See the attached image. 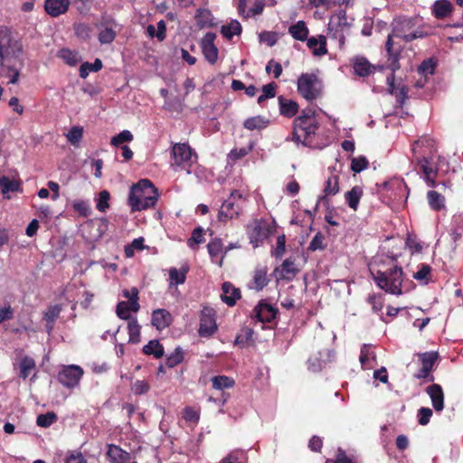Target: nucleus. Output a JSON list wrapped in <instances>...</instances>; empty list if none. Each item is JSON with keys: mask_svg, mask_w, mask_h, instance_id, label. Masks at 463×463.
Here are the masks:
<instances>
[{"mask_svg": "<svg viewBox=\"0 0 463 463\" xmlns=\"http://www.w3.org/2000/svg\"><path fill=\"white\" fill-rule=\"evenodd\" d=\"M427 200L430 207L434 211H439L445 207V197L438 191H429Z\"/></svg>", "mask_w": 463, "mask_h": 463, "instance_id": "nucleus-32", "label": "nucleus"}, {"mask_svg": "<svg viewBox=\"0 0 463 463\" xmlns=\"http://www.w3.org/2000/svg\"><path fill=\"white\" fill-rule=\"evenodd\" d=\"M61 312V305H52L48 307L46 312L43 315V319L46 322H55Z\"/></svg>", "mask_w": 463, "mask_h": 463, "instance_id": "nucleus-54", "label": "nucleus"}, {"mask_svg": "<svg viewBox=\"0 0 463 463\" xmlns=\"http://www.w3.org/2000/svg\"><path fill=\"white\" fill-rule=\"evenodd\" d=\"M195 19L200 28L213 27L214 25L212 13L207 9H198L196 11Z\"/></svg>", "mask_w": 463, "mask_h": 463, "instance_id": "nucleus-37", "label": "nucleus"}, {"mask_svg": "<svg viewBox=\"0 0 463 463\" xmlns=\"http://www.w3.org/2000/svg\"><path fill=\"white\" fill-rule=\"evenodd\" d=\"M453 6L449 0H437L432 5V13L437 18H444L449 15Z\"/></svg>", "mask_w": 463, "mask_h": 463, "instance_id": "nucleus-29", "label": "nucleus"}, {"mask_svg": "<svg viewBox=\"0 0 463 463\" xmlns=\"http://www.w3.org/2000/svg\"><path fill=\"white\" fill-rule=\"evenodd\" d=\"M421 313H423V310L419 307H412L411 308V312L407 313V317H415L412 326L417 327L420 331H421L430 322L429 317H419Z\"/></svg>", "mask_w": 463, "mask_h": 463, "instance_id": "nucleus-41", "label": "nucleus"}, {"mask_svg": "<svg viewBox=\"0 0 463 463\" xmlns=\"http://www.w3.org/2000/svg\"><path fill=\"white\" fill-rule=\"evenodd\" d=\"M236 198L241 199V194L238 190H233L231 193L229 199L222 203L218 213V219L220 222H226L228 220L239 215L240 206L235 203Z\"/></svg>", "mask_w": 463, "mask_h": 463, "instance_id": "nucleus-12", "label": "nucleus"}, {"mask_svg": "<svg viewBox=\"0 0 463 463\" xmlns=\"http://www.w3.org/2000/svg\"><path fill=\"white\" fill-rule=\"evenodd\" d=\"M188 266H182L180 269H177L176 268L170 269L169 277L171 281L175 282L177 285L184 283L186 279V274L188 273Z\"/></svg>", "mask_w": 463, "mask_h": 463, "instance_id": "nucleus-43", "label": "nucleus"}, {"mask_svg": "<svg viewBox=\"0 0 463 463\" xmlns=\"http://www.w3.org/2000/svg\"><path fill=\"white\" fill-rule=\"evenodd\" d=\"M110 199V194L107 190H103L99 194V199L96 205L98 211L101 213H105L107 209L109 207V201Z\"/></svg>", "mask_w": 463, "mask_h": 463, "instance_id": "nucleus-55", "label": "nucleus"}, {"mask_svg": "<svg viewBox=\"0 0 463 463\" xmlns=\"http://www.w3.org/2000/svg\"><path fill=\"white\" fill-rule=\"evenodd\" d=\"M0 187L2 188L3 194H7L9 192L18 191L20 185L17 182L11 180L5 175H3L0 177Z\"/></svg>", "mask_w": 463, "mask_h": 463, "instance_id": "nucleus-48", "label": "nucleus"}, {"mask_svg": "<svg viewBox=\"0 0 463 463\" xmlns=\"http://www.w3.org/2000/svg\"><path fill=\"white\" fill-rule=\"evenodd\" d=\"M282 279L286 280L293 279L298 273L295 262L290 258L286 259L281 265Z\"/></svg>", "mask_w": 463, "mask_h": 463, "instance_id": "nucleus-36", "label": "nucleus"}, {"mask_svg": "<svg viewBox=\"0 0 463 463\" xmlns=\"http://www.w3.org/2000/svg\"><path fill=\"white\" fill-rule=\"evenodd\" d=\"M362 195V188L356 185L354 186L350 191L345 193V198L348 206L354 211H356Z\"/></svg>", "mask_w": 463, "mask_h": 463, "instance_id": "nucleus-31", "label": "nucleus"}, {"mask_svg": "<svg viewBox=\"0 0 463 463\" xmlns=\"http://www.w3.org/2000/svg\"><path fill=\"white\" fill-rule=\"evenodd\" d=\"M83 136V128L79 126L72 127L66 135L67 140L73 146H78Z\"/></svg>", "mask_w": 463, "mask_h": 463, "instance_id": "nucleus-49", "label": "nucleus"}, {"mask_svg": "<svg viewBox=\"0 0 463 463\" xmlns=\"http://www.w3.org/2000/svg\"><path fill=\"white\" fill-rule=\"evenodd\" d=\"M143 353L147 355H154L156 358H161L164 354V346L159 343L158 340H150L143 347Z\"/></svg>", "mask_w": 463, "mask_h": 463, "instance_id": "nucleus-33", "label": "nucleus"}, {"mask_svg": "<svg viewBox=\"0 0 463 463\" xmlns=\"http://www.w3.org/2000/svg\"><path fill=\"white\" fill-rule=\"evenodd\" d=\"M318 128L316 110L307 107L292 122L291 140L296 144L311 146Z\"/></svg>", "mask_w": 463, "mask_h": 463, "instance_id": "nucleus-3", "label": "nucleus"}, {"mask_svg": "<svg viewBox=\"0 0 463 463\" xmlns=\"http://www.w3.org/2000/svg\"><path fill=\"white\" fill-rule=\"evenodd\" d=\"M278 101L279 113L281 116L291 118L298 114L299 106L297 101L287 99L282 95L278 98Z\"/></svg>", "mask_w": 463, "mask_h": 463, "instance_id": "nucleus-21", "label": "nucleus"}, {"mask_svg": "<svg viewBox=\"0 0 463 463\" xmlns=\"http://www.w3.org/2000/svg\"><path fill=\"white\" fill-rule=\"evenodd\" d=\"M128 335H129L128 343L138 344L141 340V338H140L141 326H139L137 318H132L128 321Z\"/></svg>", "mask_w": 463, "mask_h": 463, "instance_id": "nucleus-38", "label": "nucleus"}, {"mask_svg": "<svg viewBox=\"0 0 463 463\" xmlns=\"http://www.w3.org/2000/svg\"><path fill=\"white\" fill-rule=\"evenodd\" d=\"M106 458L110 463H128L130 461V453L115 444H108Z\"/></svg>", "mask_w": 463, "mask_h": 463, "instance_id": "nucleus-17", "label": "nucleus"}, {"mask_svg": "<svg viewBox=\"0 0 463 463\" xmlns=\"http://www.w3.org/2000/svg\"><path fill=\"white\" fill-rule=\"evenodd\" d=\"M150 389V385L146 381H143V380H137L133 384H132V392L136 394V395H142V394H145Z\"/></svg>", "mask_w": 463, "mask_h": 463, "instance_id": "nucleus-60", "label": "nucleus"}, {"mask_svg": "<svg viewBox=\"0 0 463 463\" xmlns=\"http://www.w3.org/2000/svg\"><path fill=\"white\" fill-rule=\"evenodd\" d=\"M213 387L216 390L232 388L235 384L233 378L226 375H217L212 378Z\"/></svg>", "mask_w": 463, "mask_h": 463, "instance_id": "nucleus-39", "label": "nucleus"}, {"mask_svg": "<svg viewBox=\"0 0 463 463\" xmlns=\"http://www.w3.org/2000/svg\"><path fill=\"white\" fill-rule=\"evenodd\" d=\"M65 463H87V460L80 451H72L65 460Z\"/></svg>", "mask_w": 463, "mask_h": 463, "instance_id": "nucleus-64", "label": "nucleus"}, {"mask_svg": "<svg viewBox=\"0 0 463 463\" xmlns=\"http://www.w3.org/2000/svg\"><path fill=\"white\" fill-rule=\"evenodd\" d=\"M58 417L55 412L49 411L37 416L36 424L42 428H48L57 420Z\"/></svg>", "mask_w": 463, "mask_h": 463, "instance_id": "nucleus-46", "label": "nucleus"}, {"mask_svg": "<svg viewBox=\"0 0 463 463\" xmlns=\"http://www.w3.org/2000/svg\"><path fill=\"white\" fill-rule=\"evenodd\" d=\"M207 249L212 259L219 257L223 250V244L221 239L214 238L207 245Z\"/></svg>", "mask_w": 463, "mask_h": 463, "instance_id": "nucleus-47", "label": "nucleus"}, {"mask_svg": "<svg viewBox=\"0 0 463 463\" xmlns=\"http://www.w3.org/2000/svg\"><path fill=\"white\" fill-rule=\"evenodd\" d=\"M405 47V31L402 26L393 27L392 33L388 35L385 50L388 55V61L392 71V77L387 78L390 92L395 95L397 102L402 106L405 102V85H395L394 72L401 68L400 60L402 58V52Z\"/></svg>", "mask_w": 463, "mask_h": 463, "instance_id": "nucleus-1", "label": "nucleus"}, {"mask_svg": "<svg viewBox=\"0 0 463 463\" xmlns=\"http://www.w3.org/2000/svg\"><path fill=\"white\" fill-rule=\"evenodd\" d=\"M326 248V244L325 243V236L321 232H317L309 242L307 250L310 251H316L317 250H325Z\"/></svg>", "mask_w": 463, "mask_h": 463, "instance_id": "nucleus-50", "label": "nucleus"}, {"mask_svg": "<svg viewBox=\"0 0 463 463\" xmlns=\"http://www.w3.org/2000/svg\"><path fill=\"white\" fill-rule=\"evenodd\" d=\"M202 52L209 63L214 64L217 61L218 49L216 46L203 47Z\"/></svg>", "mask_w": 463, "mask_h": 463, "instance_id": "nucleus-58", "label": "nucleus"}, {"mask_svg": "<svg viewBox=\"0 0 463 463\" xmlns=\"http://www.w3.org/2000/svg\"><path fill=\"white\" fill-rule=\"evenodd\" d=\"M183 419L194 425H197L200 420V410L192 406H186L183 410Z\"/></svg>", "mask_w": 463, "mask_h": 463, "instance_id": "nucleus-45", "label": "nucleus"}, {"mask_svg": "<svg viewBox=\"0 0 463 463\" xmlns=\"http://www.w3.org/2000/svg\"><path fill=\"white\" fill-rule=\"evenodd\" d=\"M369 166V162L367 158L364 156H360L358 157H354L351 162V170L354 173H360L363 170L367 169Z\"/></svg>", "mask_w": 463, "mask_h": 463, "instance_id": "nucleus-51", "label": "nucleus"}, {"mask_svg": "<svg viewBox=\"0 0 463 463\" xmlns=\"http://www.w3.org/2000/svg\"><path fill=\"white\" fill-rule=\"evenodd\" d=\"M184 351L180 346H177L173 353L166 356L165 365L168 368H174L180 364L184 360Z\"/></svg>", "mask_w": 463, "mask_h": 463, "instance_id": "nucleus-44", "label": "nucleus"}, {"mask_svg": "<svg viewBox=\"0 0 463 463\" xmlns=\"http://www.w3.org/2000/svg\"><path fill=\"white\" fill-rule=\"evenodd\" d=\"M271 233L269 224L264 220H254L253 222L248 226V236L250 242L254 248L262 243Z\"/></svg>", "mask_w": 463, "mask_h": 463, "instance_id": "nucleus-10", "label": "nucleus"}, {"mask_svg": "<svg viewBox=\"0 0 463 463\" xmlns=\"http://www.w3.org/2000/svg\"><path fill=\"white\" fill-rule=\"evenodd\" d=\"M116 312L119 318L124 319V320L129 319L130 318V314H129L130 310L128 307V302H127V301L118 302L117 305Z\"/></svg>", "mask_w": 463, "mask_h": 463, "instance_id": "nucleus-61", "label": "nucleus"}, {"mask_svg": "<svg viewBox=\"0 0 463 463\" xmlns=\"http://www.w3.org/2000/svg\"><path fill=\"white\" fill-rule=\"evenodd\" d=\"M158 197V191L153 183L148 179H141L130 188L128 205L132 212H140L154 207Z\"/></svg>", "mask_w": 463, "mask_h": 463, "instance_id": "nucleus-4", "label": "nucleus"}, {"mask_svg": "<svg viewBox=\"0 0 463 463\" xmlns=\"http://www.w3.org/2000/svg\"><path fill=\"white\" fill-rule=\"evenodd\" d=\"M282 71L283 69L281 64L274 60H270L266 66L267 73H270L272 71L275 79L280 77V75L282 74Z\"/></svg>", "mask_w": 463, "mask_h": 463, "instance_id": "nucleus-62", "label": "nucleus"}, {"mask_svg": "<svg viewBox=\"0 0 463 463\" xmlns=\"http://www.w3.org/2000/svg\"><path fill=\"white\" fill-rule=\"evenodd\" d=\"M172 156L176 165H190L193 155L195 154L187 143H175L172 146ZM196 156V155H194Z\"/></svg>", "mask_w": 463, "mask_h": 463, "instance_id": "nucleus-14", "label": "nucleus"}, {"mask_svg": "<svg viewBox=\"0 0 463 463\" xmlns=\"http://www.w3.org/2000/svg\"><path fill=\"white\" fill-rule=\"evenodd\" d=\"M133 138L134 137L129 130H123L111 138L110 144L114 146H118L125 142H131Z\"/></svg>", "mask_w": 463, "mask_h": 463, "instance_id": "nucleus-52", "label": "nucleus"}, {"mask_svg": "<svg viewBox=\"0 0 463 463\" xmlns=\"http://www.w3.org/2000/svg\"><path fill=\"white\" fill-rule=\"evenodd\" d=\"M350 64L353 68L354 74L365 78L374 74L376 66L369 61V60L362 55H355L350 59Z\"/></svg>", "mask_w": 463, "mask_h": 463, "instance_id": "nucleus-15", "label": "nucleus"}, {"mask_svg": "<svg viewBox=\"0 0 463 463\" xmlns=\"http://www.w3.org/2000/svg\"><path fill=\"white\" fill-rule=\"evenodd\" d=\"M217 331L215 311L212 307H204L200 315L198 334L202 337H210Z\"/></svg>", "mask_w": 463, "mask_h": 463, "instance_id": "nucleus-11", "label": "nucleus"}, {"mask_svg": "<svg viewBox=\"0 0 463 463\" xmlns=\"http://www.w3.org/2000/svg\"><path fill=\"white\" fill-rule=\"evenodd\" d=\"M369 270L379 288L392 294H402V269L401 267L393 265L383 270L380 265L374 262L369 266Z\"/></svg>", "mask_w": 463, "mask_h": 463, "instance_id": "nucleus-6", "label": "nucleus"}, {"mask_svg": "<svg viewBox=\"0 0 463 463\" xmlns=\"http://www.w3.org/2000/svg\"><path fill=\"white\" fill-rule=\"evenodd\" d=\"M288 33L295 40L304 42L308 36L309 30L304 21H298L289 26Z\"/></svg>", "mask_w": 463, "mask_h": 463, "instance_id": "nucleus-28", "label": "nucleus"}, {"mask_svg": "<svg viewBox=\"0 0 463 463\" xmlns=\"http://www.w3.org/2000/svg\"><path fill=\"white\" fill-rule=\"evenodd\" d=\"M70 6V0H45L44 10L52 17L65 14Z\"/></svg>", "mask_w": 463, "mask_h": 463, "instance_id": "nucleus-19", "label": "nucleus"}, {"mask_svg": "<svg viewBox=\"0 0 463 463\" xmlns=\"http://www.w3.org/2000/svg\"><path fill=\"white\" fill-rule=\"evenodd\" d=\"M222 300L229 307H233L237 300L241 298V291L235 288L231 282L226 281L222 287Z\"/></svg>", "mask_w": 463, "mask_h": 463, "instance_id": "nucleus-22", "label": "nucleus"}, {"mask_svg": "<svg viewBox=\"0 0 463 463\" xmlns=\"http://www.w3.org/2000/svg\"><path fill=\"white\" fill-rule=\"evenodd\" d=\"M307 45L311 50L312 53L316 56H322L327 53L326 39L324 35H319L318 38L314 36L307 38Z\"/></svg>", "mask_w": 463, "mask_h": 463, "instance_id": "nucleus-26", "label": "nucleus"}, {"mask_svg": "<svg viewBox=\"0 0 463 463\" xmlns=\"http://www.w3.org/2000/svg\"><path fill=\"white\" fill-rule=\"evenodd\" d=\"M373 358L375 359V354L372 351V346L368 345H364L361 348V353L359 356L360 363L363 367L367 366V363L369 360Z\"/></svg>", "mask_w": 463, "mask_h": 463, "instance_id": "nucleus-56", "label": "nucleus"}, {"mask_svg": "<svg viewBox=\"0 0 463 463\" xmlns=\"http://www.w3.org/2000/svg\"><path fill=\"white\" fill-rule=\"evenodd\" d=\"M102 69V61L96 59L93 63L83 62L80 67V77L85 79L90 71L97 72Z\"/></svg>", "mask_w": 463, "mask_h": 463, "instance_id": "nucleus-42", "label": "nucleus"}, {"mask_svg": "<svg viewBox=\"0 0 463 463\" xmlns=\"http://www.w3.org/2000/svg\"><path fill=\"white\" fill-rule=\"evenodd\" d=\"M83 373V369L79 365H66L59 372L57 379L64 387L72 389L79 385Z\"/></svg>", "mask_w": 463, "mask_h": 463, "instance_id": "nucleus-9", "label": "nucleus"}, {"mask_svg": "<svg viewBox=\"0 0 463 463\" xmlns=\"http://www.w3.org/2000/svg\"><path fill=\"white\" fill-rule=\"evenodd\" d=\"M35 367L36 364L34 359L25 355L20 361V377L25 380Z\"/></svg>", "mask_w": 463, "mask_h": 463, "instance_id": "nucleus-40", "label": "nucleus"}, {"mask_svg": "<svg viewBox=\"0 0 463 463\" xmlns=\"http://www.w3.org/2000/svg\"><path fill=\"white\" fill-rule=\"evenodd\" d=\"M255 317L262 323H269L275 319L278 310L264 301H260L253 310Z\"/></svg>", "mask_w": 463, "mask_h": 463, "instance_id": "nucleus-18", "label": "nucleus"}, {"mask_svg": "<svg viewBox=\"0 0 463 463\" xmlns=\"http://www.w3.org/2000/svg\"><path fill=\"white\" fill-rule=\"evenodd\" d=\"M172 322L171 314L163 308H158L152 313V325L158 330H162L169 326Z\"/></svg>", "mask_w": 463, "mask_h": 463, "instance_id": "nucleus-23", "label": "nucleus"}, {"mask_svg": "<svg viewBox=\"0 0 463 463\" xmlns=\"http://www.w3.org/2000/svg\"><path fill=\"white\" fill-rule=\"evenodd\" d=\"M418 362L420 366L419 372L414 374L417 379H422L426 382H433L434 377L431 374L433 366L438 360L439 354L436 352H425L418 354Z\"/></svg>", "mask_w": 463, "mask_h": 463, "instance_id": "nucleus-8", "label": "nucleus"}, {"mask_svg": "<svg viewBox=\"0 0 463 463\" xmlns=\"http://www.w3.org/2000/svg\"><path fill=\"white\" fill-rule=\"evenodd\" d=\"M264 7L263 0H238V13L244 18L262 14Z\"/></svg>", "mask_w": 463, "mask_h": 463, "instance_id": "nucleus-16", "label": "nucleus"}, {"mask_svg": "<svg viewBox=\"0 0 463 463\" xmlns=\"http://www.w3.org/2000/svg\"><path fill=\"white\" fill-rule=\"evenodd\" d=\"M426 392L431 399L433 408L437 411H441L444 408V394L440 385L431 384L427 387Z\"/></svg>", "mask_w": 463, "mask_h": 463, "instance_id": "nucleus-25", "label": "nucleus"}, {"mask_svg": "<svg viewBox=\"0 0 463 463\" xmlns=\"http://www.w3.org/2000/svg\"><path fill=\"white\" fill-rule=\"evenodd\" d=\"M431 150L432 140L428 137H421L412 145L411 153L413 160L418 163L420 169L423 172L425 180L429 186L445 189V183L437 184L435 182L434 177L437 174V170L434 171L427 159V156L431 153Z\"/></svg>", "mask_w": 463, "mask_h": 463, "instance_id": "nucleus-5", "label": "nucleus"}, {"mask_svg": "<svg viewBox=\"0 0 463 463\" xmlns=\"http://www.w3.org/2000/svg\"><path fill=\"white\" fill-rule=\"evenodd\" d=\"M436 69V62L432 58L424 60L418 67L417 71L420 76V79L416 81L415 86L417 88H422L430 75H432Z\"/></svg>", "mask_w": 463, "mask_h": 463, "instance_id": "nucleus-20", "label": "nucleus"}, {"mask_svg": "<svg viewBox=\"0 0 463 463\" xmlns=\"http://www.w3.org/2000/svg\"><path fill=\"white\" fill-rule=\"evenodd\" d=\"M339 192V177L338 175H332L326 181L324 188V195L319 196L318 202L323 201L328 195H335Z\"/></svg>", "mask_w": 463, "mask_h": 463, "instance_id": "nucleus-30", "label": "nucleus"}, {"mask_svg": "<svg viewBox=\"0 0 463 463\" xmlns=\"http://www.w3.org/2000/svg\"><path fill=\"white\" fill-rule=\"evenodd\" d=\"M297 90L298 94L309 102L320 98L323 90L322 80L316 73H302L298 78Z\"/></svg>", "mask_w": 463, "mask_h": 463, "instance_id": "nucleus-7", "label": "nucleus"}, {"mask_svg": "<svg viewBox=\"0 0 463 463\" xmlns=\"http://www.w3.org/2000/svg\"><path fill=\"white\" fill-rule=\"evenodd\" d=\"M269 282L268 268L266 266L256 268L250 288L257 291H260L269 284Z\"/></svg>", "mask_w": 463, "mask_h": 463, "instance_id": "nucleus-24", "label": "nucleus"}, {"mask_svg": "<svg viewBox=\"0 0 463 463\" xmlns=\"http://www.w3.org/2000/svg\"><path fill=\"white\" fill-rule=\"evenodd\" d=\"M72 207L82 217H88L91 213L90 204L82 200L74 201Z\"/></svg>", "mask_w": 463, "mask_h": 463, "instance_id": "nucleus-53", "label": "nucleus"}, {"mask_svg": "<svg viewBox=\"0 0 463 463\" xmlns=\"http://www.w3.org/2000/svg\"><path fill=\"white\" fill-rule=\"evenodd\" d=\"M331 463H356V461L347 456L343 449L339 448L336 451L335 458Z\"/></svg>", "mask_w": 463, "mask_h": 463, "instance_id": "nucleus-63", "label": "nucleus"}, {"mask_svg": "<svg viewBox=\"0 0 463 463\" xmlns=\"http://www.w3.org/2000/svg\"><path fill=\"white\" fill-rule=\"evenodd\" d=\"M269 124V119L263 116L248 118L243 122V127L248 130H262Z\"/></svg>", "mask_w": 463, "mask_h": 463, "instance_id": "nucleus-27", "label": "nucleus"}, {"mask_svg": "<svg viewBox=\"0 0 463 463\" xmlns=\"http://www.w3.org/2000/svg\"><path fill=\"white\" fill-rule=\"evenodd\" d=\"M241 31V25L237 20H232L229 24L222 25L221 28V33L222 36L229 40L234 35H240Z\"/></svg>", "mask_w": 463, "mask_h": 463, "instance_id": "nucleus-35", "label": "nucleus"}, {"mask_svg": "<svg viewBox=\"0 0 463 463\" xmlns=\"http://www.w3.org/2000/svg\"><path fill=\"white\" fill-rule=\"evenodd\" d=\"M23 65V45L12 38L6 29H0V65L11 73L9 83L16 84L20 71L16 64Z\"/></svg>", "mask_w": 463, "mask_h": 463, "instance_id": "nucleus-2", "label": "nucleus"}, {"mask_svg": "<svg viewBox=\"0 0 463 463\" xmlns=\"http://www.w3.org/2000/svg\"><path fill=\"white\" fill-rule=\"evenodd\" d=\"M57 57L61 59L66 64L70 66H76L80 58L79 53L67 48H62L57 53Z\"/></svg>", "mask_w": 463, "mask_h": 463, "instance_id": "nucleus-34", "label": "nucleus"}, {"mask_svg": "<svg viewBox=\"0 0 463 463\" xmlns=\"http://www.w3.org/2000/svg\"><path fill=\"white\" fill-rule=\"evenodd\" d=\"M98 27L100 29L98 38L101 44H109L114 42L118 34V24L114 18L102 16Z\"/></svg>", "mask_w": 463, "mask_h": 463, "instance_id": "nucleus-13", "label": "nucleus"}, {"mask_svg": "<svg viewBox=\"0 0 463 463\" xmlns=\"http://www.w3.org/2000/svg\"><path fill=\"white\" fill-rule=\"evenodd\" d=\"M286 251V236L284 234L278 236L276 248L272 251L276 259H281Z\"/></svg>", "mask_w": 463, "mask_h": 463, "instance_id": "nucleus-57", "label": "nucleus"}, {"mask_svg": "<svg viewBox=\"0 0 463 463\" xmlns=\"http://www.w3.org/2000/svg\"><path fill=\"white\" fill-rule=\"evenodd\" d=\"M75 34L83 40L90 38L91 28L87 24H78L74 25Z\"/></svg>", "mask_w": 463, "mask_h": 463, "instance_id": "nucleus-59", "label": "nucleus"}]
</instances>
